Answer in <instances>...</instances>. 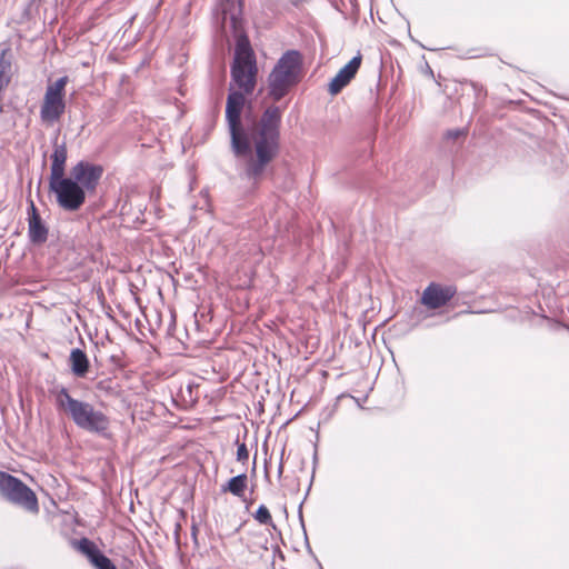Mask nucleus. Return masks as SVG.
Masks as SVG:
<instances>
[{
    "instance_id": "nucleus-1",
    "label": "nucleus",
    "mask_w": 569,
    "mask_h": 569,
    "mask_svg": "<svg viewBox=\"0 0 569 569\" xmlns=\"http://www.w3.org/2000/svg\"><path fill=\"white\" fill-rule=\"evenodd\" d=\"M219 10L222 24L229 23L236 41L231 79L242 90L237 91L230 87L227 97L226 121L230 149L237 159L244 160L243 176L256 186L280 152L282 112L280 107L269 106L260 118L246 116L242 119L244 96L251 94L257 83L254 53L243 27L241 0H221Z\"/></svg>"
},
{
    "instance_id": "nucleus-2",
    "label": "nucleus",
    "mask_w": 569,
    "mask_h": 569,
    "mask_svg": "<svg viewBox=\"0 0 569 569\" xmlns=\"http://www.w3.org/2000/svg\"><path fill=\"white\" fill-rule=\"evenodd\" d=\"M52 393L57 408L63 410L78 428L101 437L108 436L110 419L104 412L88 401L71 397L66 387H56Z\"/></svg>"
},
{
    "instance_id": "nucleus-3",
    "label": "nucleus",
    "mask_w": 569,
    "mask_h": 569,
    "mask_svg": "<svg viewBox=\"0 0 569 569\" xmlns=\"http://www.w3.org/2000/svg\"><path fill=\"white\" fill-rule=\"evenodd\" d=\"M302 73V56L298 50L286 51L268 78L269 96L279 101L297 84Z\"/></svg>"
},
{
    "instance_id": "nucleus-4",
    "label": "nucleus",
    "mask_w": 569,
    "mask_h": 569,
    "mask_svg": "<svg viewBox=\"0 0 569 569\" xmlns=\"http://www.w3.org/2000/svg\"><path fill=\"white\" fill-rule=\"evenodd\" d=\"M0 497L27 512H39V502L33 490L21 479L6 471H0Z\"/></svg>"
},
{
    "instance_id": "nucleus-5",
    "label": "nucleus",
    "mask_w": 569,
    "mask_h": 569,
    "mask_svg": "<svg viewBox=\"0 0 569 569\" xmlns=\"http://www.w3.org/2000/svg\"><path fill=\"white\" fill-rule=\"evenodd\" d=\"M50 190L56 194L59 207L67 211H77L86 201V192L70 177L49 179Z\"/></svg>"
},
{
    "instance_id": "nucleus-6",
    "label": "nucleus",
    "mask_w": 569,
    "mask_h": 569,
    "mask_svg": "<svg viewBox=\"0 0 569 569\" xmlns=\"http://www.w3.org/2000/svg\"><path fill=\"white\" fill-rule=\"evenodd\" d=\"M102 174L103 167L101 164L81 160L71 168L69 177L87 193L96 190Z\"/></svg>"
},
{
    "instance_id": "nucleus-7",
    "label": "nucleus",
    "mask_w": 569,
    "mask_h": 569,
    "mask_svg": "<svg viewBox=\"0 0 569 569\" xmlns=\"http://www.w3.org/2000/svg\"><path fill=\"white\" fill-rule=\"evenodd\" d=\"M456 293L457 288L455 286H442L431 282L423 290L420 301L428 309H438L446 306Z\"/></svg>"
},
{
    "instance_id": "nucleus-8",
    "label": "nucleus",
    "mask_w": 569,
    "mask_h": 569,
    "mask_svg": "<svg viewBox=\"0 0 569 569\" xmlns=\"http://www.w3.org/2000/svg\"><path fill=\"white\" fill-rule=\"evenodd\" d=\"M77 549L87 557L94 569H117L112 560L92 540L81 538L77 541Z\"/></svg>"
},
{
    "instance_id": "nucleus-9",
    "label": "nucleus",
    "mask_w": 569,
    "mask_h": 569,
    "mask_svg": "<svg viewBox=\"0 0 569 569\" xmlns=\"http://www.w3.org/2000/svg\"><path fill=\"white\" fill-rule=\"evenodd\" d=\"M362 57L360 53L355 56L329 82L328 91L331 94H338L357 74L361 66Z\"/></svg>"
},
{
    "instance_id": "nucleus-10",
    "label": "nucleus",
    "mask_w": 569,
    "mask_h": 569,
    "mask_svg": "<svg viewBox=\"0 0 569 569\" xmlns=\"http://www.w3.org/2000/svg\"><path fill=\"white\" fill-rule=\"evenodd\" d=\"M28 214V236L30 242L33 244L44 243L48 239L49 231L46 223L41 219L33 201H30Z\"/></svg>"
},
{
    "instance_id": "nucleus-11",
    "label": "nucleus",
    "mask_w": 569,
    "mask_h": 569,
    "mask_svg": "<svg viewBox=\"0 0 569 569\" xmlns=\"http://www.w3.org/2000/svg\"><path fill=\"white\" fill-rule=\"evenodd\" d=\"M58 134L59 130H57L56 136L52 140L53 152L51 154V172L50 179L66 176V160H67V144L63 141L62 143H58Z\"/></svg>"
},
{
    "instance_id": "nucleus-12",
    "label": "nucleus",
    "mask_w": 569,
    "mask_h": 569,
    "mask_svg": "<svg viewBox=\"0 0 569 569\" xmlns=\"http://www.w3.org/2000/svg\"><path fill=\"white\" fill-rule=\"evenodd\" d=\"M66 111V103L43 100L40 107V120L47 126L51 127L60 120Z\"/></svg>"
},
{
    "instance_id": "nucleus-13",
    "label": "nucleus",
    "mask_w": 569,
    "mask_h": 569,
    "mask_svg": "<svg viewBox=\"0 0 569 569\" xmlns=\"http://www.w3.org/2000/svg\"><path fill=\"white\" fill-rule=\"evenodd\" d=\"M69 362L71 371L76 377L83 378L87 376L90 362L87 353L83 350L79 348L72 349L69 357Z\"/></svg>"
},
{
    "instance_id": "nucleus-14",
    "label": "nucleus",
    "mask_w": 569,
    "mask_h": 569,
    "mask_svg": "<svg viewBox=\"0 0 569 569\" xmlns=\"http://www.w3.org/2000/svg\"><path fill=\"white\" fill-rule=\"evenodd\" d=\"M248 476L246 471L230 478L228 482L221 486V492H230L236 497H242L247 489Z\"/></svg>"
},
{
    "instance_id": "nucleus-15",
    "label": "nucleus",
    "mask_w": 569,
    "mask_h": 569,
    "mask_svg": "<svg viewBox=\"0 0 569 569\" xmlns=\"http://www.w3.org/2000/svg\"><path fill=\"white\" fill-rule=\"evenodd\" d=\"M12 62L8 54V50H2L0 53V74L11 77Z\"/></svg>"
},
{
    "instance_id": "nucleus-16",
    "label": "nucleus",
    "mask_w": 569,
    "mask_h": 569,
    "mask_svg": "<svg viewBox=\"0 0 569 569\" xmlns=\"http://www.w3.org/2000/svg\"><path fill=\"white\" fill-rule=\"evenodd\" d=\"M253 517L261 525H269L272 522L270 511L264 505H260L258 507Z\"/></svg>"
},
{
    "instance_id": "nucleus-17",
    "label": "nucleus",
    "mask_w": 569,
    "mask_h": 569,
    "mask_svg": "<svg viewBox=\"0 0 569 569\" xmlns=\"http://www.w3.org/2000/svg\"><path fill=\"white\" fill-rule=\"evenodd\" d=\"M237 443V461L241 462L242 465H246L249 460V450L247 448V445L244 442H239V439L236 440Z\"/></svg>"
},
{
    "instance_id": "nucleus-18",
    "label": "nucleus",
    "mask_w": 569,
    "mask_h": 569,
    "mask_svg": "<svg viewBox=\"0 0 569 569\" xmlns=\"http://www.w3.org/2000/svg\"><path fill=\"white\" fill-rule=\"evenodd\" d=\"M43 100L59 102V103H66L64 101V94L53 91L49 88H47Z\"/></svg>"
},
{
    "instance_id": "nucleus-19",
    "label": "nucleus",
    "mask_w": 569,
    "mask_h": 569,
    "mask_svg": "<svg viewBox=\"0 0 569 569\" xmlns=\"http://www.w3.org/2000/svg\"><path fill=\"white\" fill-rule=\"evenodd\" d=\"M67 83H68V77L64 76V77H61V78L57 79L54 81V83L49 84L47 88L64 94V88H66Z\"/></svg>"
},
{
    "instance_id": "nucleus-20",
    "label": "nucleus",
    "mask_w": 569,
    "mask_h": 569,
    "mask_svg": "<svg viewBox=\"0 0 569 569\" xmlns=\"http://www.w3.org/2000/svg\"><path fill=\"white\" fill-rule=\"evenodd\" d=\"M465 134H466L465 130H462V129H453V130L447 131L446 138L455 140V139H458L459 137H462Z\"/></svg>"
},
{
    "instance_id": "nucleus-21",
    "label": "nucleus",
    "mask_w": 569,
    "mask_h": 569,
    "mask_svg": "<svg viewBox=\"0 0 569 569\" xmlns=\"http://www.w3.org/2000/svg\"><path fill=\"white\" fill-rule=\"evenodd\" d=\"M10 77L0 74V93H2L3 89L9 84Z\"/></svg>"
},
{
    "instance_id": "nucleus-22",
    "label": "nucleus",
    "mask_w": 569,
    "mask_h": 569,
    "mask_svg": "<svg viewBox=\"0 0 569 569\" xmlns=\"http://www.w3.org/2000/svg\"><path fill=\"white\" fill-rule=\"evenodd\" d=\"M282 471H283V465H282V462H280L279 468H278V475L281 476Z\"/></svg>"
},
{
    "instance_id": "nucleus-23",
    "label": "nucleus",
    "mask_w": 569,
    "mask_h": 569,
    "mask_svg": "<svg viewBox=\"0 0 569 569\" xmlns=\"http://www.w3.org/2000/svg\"><path fill=\"white\" fill-rule=\"evenodd\" d=\"M252 469H253V470L256 469V457L253 458V466H252Z\"/></svg>"
}]
</instances>
